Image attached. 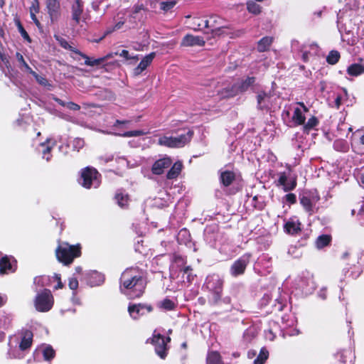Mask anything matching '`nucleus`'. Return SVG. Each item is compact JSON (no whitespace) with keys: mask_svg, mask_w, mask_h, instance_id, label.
<instances>
[{"mask_svg":"<svg viewBox=\"0 0 364 364\" xmlns=\"http://www.w3.org/2000/svg\"><path fill=\"white\" fill-rule=\"evenodd\" d=\"M55 101H56L58 104H60V105H62V106H65V107H66V104H67V103L64 102H63V101H62L61 100H60V99H56V100H55Z\"/></svg>","mask_w":364,"mask_h":364,"instance_id":"nucleus-63","label":"nucleus"},{"mask_svg":"<svg viewBox=\"0 0 364 364\" xmlns=\"http://www.w3.org/2000/svg\"><path fill=\"white\" fill-rule=\"evenodd\" d=\"M171 163V159L169 157H164L157 160L152 166L153 173L157 175L163 173L164 169L169 167Z\"/></svg>","mask_w":364,"mask_h":364,"instance_id":"nucleus-14","label":"nucleus"},{"mask_svg":"<svg viewBox=\"0 0 364 364\" xmlns=\"http://www.w3.org/2000/svg\"><path fill=\"white\" fill-rule=\"evenodd\" d=\"M250 262V255H245L237 259L230 267V273L232 276L237 277L245 272L246 267Z\"/></svg>","mask_w":364,"mask_h":364,"instance_id":"nucleus-10","label":"nucleus"},{"mask_svg":"<svg viewBox=\"0 0 364 364\" xmlns=\"http://www.w3.org/2000/svg\"><path fill=\"white\" fill-rule=\"evenodd\" d=\"M298 104L302 107L304 112H307L309 111V109L304 105L303 102H298Z\"/></svg>","mask_w":364,"mask_h":364,"instance_id":"nucleus-60","label":"nucleus"},{"mask_svg":"<svg viewBox=\"0 0 364 364\" xmlns=\"http://www.w3.org/2000/svg\"><path fill=\"white\" fill-rule=\"evenodd\" d=\"M170 341V338H165L160 334H154L151 338V343L155 346L156 353L162 359H164L167 355V343Z\"/></svg>","mask_w":364,"mask_h":364,"instance_id":"nucleus-7","label":"nucleus"},{"mask_svg":"<svg viewBox=\"0 0 364 364\" xmlns=\"http://www.w3.org/2000/svg\"><path fill=\"white\" fill-rule=\"evenodd\" d=\"M285 230L289 234H296L301 230L300 223L297 221H288L284 225Z\"/></svg>","mask_w":364,"mask_h":364,"instance_id":"nucleus-26","label":"nucleus"},{"mask_svg":"<svg viewBox=\"0 0 364 364\" xmlns=\"http://www.w3.org/2000/svg\"><path fill=\"white\" fill-rule=\"evenodd\" d=\"M318 200L319 197L318 196L311 197L309 196H304L301 198L300 203L305 210L311 215L314 212V207Z\"/></svg>","mask_w":364,"mask_h":364,"instance_id":"nucleus-13","label":"nucleus"},{"mask_svg":"<svg viewBox=\"0 0 364 364\" xmlns=\"http://www.w3.org/2000/svg\"><path fill=\"white\" fill-rule=\"evenodd\" d=\"M292 119L296 124L301 125L304 124L305 117L301 109L295 108L292 116Z\"/></svg>","mask_w":364,"mask_h":364,"instance_id":"nucleus-31","label":"nucleus"},{"mask_svg":"<svg viewBox=\"0 0 364 364\" xmlns=\"http://www.w3.org/2000/svg\"><path fill=\"white\" fill-rule=\"evenodd\" d=\"M176 5L175 1H166L160 3V9L164 11L171 10Z\"/></svg>","mask_w":364,"mask_h":364,"instance_id":"nucleus-39","label":"nucleus"},{"mask_svg":"<svg viewBox=\"0 0 364 364\" xmlns=\"http://www.w3.org/2000/svg\"><path fill=\"white\" fill-rule=\"evenodd\" d=\"M55 279H56V281L58 282V284L57 286L55 287V289H61L63 287V283L61 282L60 281V277H59V275L58 274H55Z\"/></svg>","mask_w":364,"mask_h":364,"instance_id":"nucleus-53","label":"nucleus"},{"mask_svg":"<svg viewBox=\"0 0 364 364\" xmlns=\"http://www.w3.org/2000/svg\"><path fill=\"white\" fill-rule=\"evenodd\" d=\"M69 287L75 290L78 287V281L75 278H70L69 280Z\"/></svg>","mask_w":364,"mask_h":364,"instance_id":"nucleus-48","label":"nucleus"},{"mask_svg":"<svg viewBox=\"0 0 364 364\" xmlns=\"http://www.w3.org/2000/svg\"><path fill=\"white\" fill-rule=\"evenodd\" d=\"M193 135V131L189 130L186 134L178 136H163L159 139L158 144L169 148H181L188 144Z\"/></svg>","mask_w":364,"mask_h":364,"instance_id":"nucleus-3","label":"nucleus"},{"mask_svg":"<svg viewBox=\"0 0 364 364\" xmlns=\"http://www.w3.org/2000/svg\"><path fill=\"white\" fill-rule=\"evenodd\" d=\"M55 356V351L50 346H47L43 350V357L45 360H49Z\"/></svg>","mask_w":364,"mask_h":364,"instance_id":"nucleus-40","label":"nucleus"},{"mask_svg":"<svg viewBox=\"0 0 364 364\" xmlns=\"http://www.w3.org/2000/svg\"><path fill=\"white\" fill-rule=\"evenodd\" d=\"M270 96L264 92H259L257 96V106L260 109H266L269 107Z\"/></svg>","mask_w":364,"mask_h":364,"instance_id":"nucleus-21","label":"nucleus"},{"mask_svg":"<svg viewBox=\"0 0 364 364\" xmlns=\"http://www.w3.org/2000/svg\"><path fill=\"white\" fill-rule=\"evenodd\" d=\"M182 164L180 161L176 162L171 169L167 173V178L168 179H173L178 177L182 169Z\"/></svg>","mask_w":364,"mask_h":364,"instance_id":"nucleus-25","label":"nucleus"},{"mask_svg":"<svg viewBox=\"0 0 364 364\" xmlns=\"http://www.w3.org/2000/svg\"><path fill=\"white\" fill-rule=\"evenodd\" d=\"M152 310L151 306L141 304L130 305L128 308L129 314L134 319H138Z\"/></svg>","mask_w":364,"mask_h":364,"instance_id":"nucleus-11","label":"nucleus"},{"mask_svg":"<svg viewBox=\"0 0 364 364\" xmlns=\"http://www.w3.org/2000/svg\"><path fill=\"white\" fill-rule=\"evenodd\" d=\"M119 55L121 57L125 58L127 60L132 59V60H138V57L137 56L131 57L129 55V51L127 50H122V52L119 53Z\"/></svg>","mask_w":364,"mask_h":364,"instance_id":"nucleus-47","label":"nucleus"},{"mask_svg":"<svg viewBox=\"0 0 364 364\" xmlns=\"http://www.w3.org/2000/svg\"><path fill=\"white\" fill-rule=\"evenodd\" d=\"M331 241V237L326 235L319 236L316 242L318 248H322L328 245Z\"/></svg>","mask_w":364,"mask_h":364,"instance_id":"nucleus-35","label":"nucleus"},{"mask_svg":"<svg viewBox=\"0 0 364 364\" xmlns=\"http://www.w3.org/2000/svg\"><path fill=\"white\" fill-rule=\"evenodd\" d=\"M144 9V6L142 4H136L133 8V11L134 14H137Z\"/></svg>","mask_w":364,"mask_h":364,"instance_id":"nucleus-52","label":"nucleus"},{"mask_svg":"<svg viewBox=\"0 0 364 364\" xmlns=\"http://www.w3.org/2000/svg\"><path fill=\"white\" fill-rule=\"evenodd\" d=\"M205 43L204 38L199 36L186 34L181 42L183 47L203 46Z\"/></svg>","mask_w":364,"mask_h":364,"instance_id":"nucleus-12","label":"nucleus"},{"mask_svg":"<svg viewBox=\"0 0 364 364\" xmlns=\"http://www.w3.org/2000/svg\"><path fill=\"white\" fill-rule=\"evenodd\" d=\"M46 7L52 21L57 20L59 16L60 3L57 0H47Z\"/></svg>","mask_w":364,"mask_h":364,"instance_id":"nucleus-16","label":"nucleus"},{"mask_svg":"<svg viewBox=\"0 0 364 364\" xmlns=\"http://www.w3.org/2000/svg\"><path fill=\"white\" fill-rule=\"evenodd\" d=\"M115 199L117 200V204L121 208H125L127 205L129 200L127 195L124 194L122 193H117L115 196Z\"/></svg>","mask_w":364,"mask_h":364,"instance_id":"nucleus-34","label":"nucleus"},{"mask_svg":"<svg viewBox=\"0 0 364 364\" xmlns=\"http://www.w3.org/2000/svg\"><path fill=\"white\" fill-rule=\"evenodd\" d=\"M247 9L250 13L255 15L261 13V6L252 0H250L247 2Z\"/></svg>","mask_w":364,"mask_h":364,"instance_id":"nucleus-33","label":"nucleus"},{"mask_svg":"<svg viewBox=\"0 0 364 364\" xmlns=\"http://www.w3.org/2000/svg\"><path fill=\"white\" fill-rule=\"evenodd\" d=\"M363 213H364V203H363V204L361 205L360 208L359 210V214H362Z\"/></svg>","mask_w":364,"mask_h":364,"instance_id":"nucleus-64","label":"nucleus"},{"mask_svg":"<svg viewBox=\"0 0 364 364\" xmlns=\"http://www.w3.org/2000/svg\"><path fill=\"white\" fill-rule=\"evenodd\" d=\"M336 107L338 108L341 105V97H337L336 99Z\"/></svg>","mask_w":364,"mask_h":364,"instance_id":"nucleus-62","label":"nucleus"},{"mask_svg":"<svg viewBox=\"0 0 364 364\" xmlns=\"http://www.w3.org/2000/svg\"><path fill=\"white\" fill-rule=\"evenodd\" d=\"M272 43V38L270 37H264L259 42L257 49L259 52H264L268 49Z\"/></svg>","mask_w":364,"mask_h":364,"instance_id":"nucleus-29","label":"nucleus"},{"mask_svg":"<svg viewBox=\"0 0 364 364\" xmlns=\"http://www.w3.org/2000/svg\"><path fill=\"white\" fill-rule=\"evenodd\" d=\"M80 245H70L68 242L59 244L55 250L58 260L65 265H70L76 257L81 255Z\"/></svg>","mask_w":364,"mask_h":364,"instance_id":"nucleus-2","label":"nucleus"},{"mask_svg":"<svg viewBox=\"0 0 364 364\" xmlns=\"http://www.w3.org/2000/svg\"><path fill=\"white\" fill-rule=\"evenodd\" d=\"M16 59L18 63V67L23 71H26L28 73L31 72L32 69L29 67V65L26 63L23 56L20 53H16Z\"/></svg>","mask_w":364,"mask_h":364,"instance_id":"nucleus-30","label":"nucleus"},{"mask_svg":"<svg viewBox=\"0 0 364 364\" xmlns=\"http://www.w3.org/2000/svg\"><path fill=\"white\" fill-rule=\"evenodd\" d=\"M318 123V120L315 117H312L309 119L307 123L304 125V128L306 129H310L314 127Z\"/></svg>","mask_w":364,"mask_h":364,"instance_id":"nucleus-46","label":"nucleus"},{"mask_svg":"<svg viewBox=\"0 0 364 364\" xmlns=\"http://www.w3.org/2000/svg\"><path fill=\"white\" fill-rule=\"evenodd\" d=\"M16 25L18 26V31L21 34L22 37L28 41H31L30 37L26 30L23 28V26L21 25V22L19 21H16Z\"/></svg>","mask_w":364,"mask_h":364,"instance_id":"nucleus-45","label":"nucleus"},{"mask_svg":"<svg viewBox=\"0 0 364 364\" xmlns=\"http://www.w3.org/2000/svg\"><path fill=\"white\" fill-rule=\"evenodd\" d=\"M82 11L83 9L82 3L80 0H76L72 6V18L77 24L80 23Z\"/></svg>","mask_w":364,"mask_h":364,"instance_id":"nucleus-17","label":"nucleus"},{"mask_svg":"<svg viewBox=\"0 0 364 364\" xmlns=\"http://www.w3.org/2000/svg\"><path fill=\"white\" fill-rule=\"evenodd\" d=\"M257 354V352L254 350H249L248 353H247V357L250 358V359H252Z\"/></svg>","mask_w":364,"mask_h":364,"instance_id":"nucleus-57","label":"nucleus"},{"mask_svg":"<svg viewBox=\"0 0 364 364\" xmlns=\"http://www.w3.org/2000/svg\"><path fill=\"white\" fill-rule=\"evenodd\" d=\"M55 38L56 39V41L59 43V44L64 48L65 49H68V50H70L76 53H78L79 54V51L75 50L73 48V47L69 45V43H68V41L62 38V37H60L58 36H55Z\"/></svg>","mask_w":364,"mask_h":364,"instance_id":"nucleus-37","label":"nucleus"},{"mask_svg":"<svg viewBox=\"0 0 364 364\" xmlns=\"http://www.w3.org/2000/svg\"><path fill=\"white\" fill-rule=\"evenodd\" d=\"M286 200L291 204L296 203V196L294 193H289L285 196Z\"/></svg>","mask_w":364,"mask_h":364,"instance_id":"nucleus-49","label":"nucleus"},{"mask_svg":"<svg viewBox=\"0 0 364 364\" xmlns=\"http://www.w3.org/2000/svg\"><path fill=\"white\" fill-rule=\"evenodd\" d=\"M238 94L236 85L227 87L222 90H218V95L220 99L232 97Z\"/></svg>","mask_w":364,"mask_h":364,"instance_id":"nucleus-18","label":"nucleus"},{"mask_svg":"<svg viewBox=\"0 0 364 364\" xmlns=\"http://www.w3.org/2000/svg\"><path fill=\"white\" fill-rule=\"evenodd\" d=\"M347 72L352 76H358L364 73V65L358 63L352 64L348 68Z\"/></svg>","mask_w":364,"mask_h":364,"instance_id":"nucleus-27","label":"nucleus"},{"mask_svg":"<svg viewBox=\"0 0 364 364\" xmlns=\"http://www.w3.org/2000/svg\"><path fill=\"white\" fill-rule=\"evenodd\" d=\"M224 19L216 15L210 16V26H211V34L213 36H220L225 33L229 27L224 24Z\"/></svg>","mask_w":364,"mask_h":364,"instance_id":"nucleus-8","label":"nucleus"},{"mask_svg":"<svg viewBox=\"0 0 364 364\" xmlns=\"http://www.w3.org/2000/svg\"><path fill=\"white\" fill-rule=\"evenodd\" d=\"M146 132L141 131V130H135V131H129L126 132L122 134H119L121 136L123 137H134V136H139L144 135Z\"/></svg>","mask_w":364,"mask_h":364,"instance_id":"nucleus-38","label":"nucleus"},{"mask_svg":"<svg viewBox=\"0 0 364 364\" xmlns=\"http://www.w3.org/2000/svg\"><path fill=\"white\" fill-rule=\"evenodd\" d=\"M275 336L274 335L272 330H268L266 332V338H268L270 341H273L274 339Z\"/></svg>","mask_w":364,"mask_h":364,"instance_id":"nucleus-54","label":"nucleus"},{"mask_svg":"<svg viewBox=\"0 0 364 364\" xmlns=\"http://www.w3.org/2000/svg\"><path fill=\"white\" fill-rule=\"evenodd\" d=\"M31 19L33 21V22L35 23V24L38 27V28H41V23L39 22V21L38 20V18H36V15L31 11Z\"/></svg>","mask_w":364,"mask_h":364,"instance_id":"nucleus-51","label":"nucleus"},{"mask_svg":"<svg viewBox=\"0 0 364 364\" xmlns=\"http://www.w3.org/2000/svg\"><path fill=\"white\" fill-rule=\"evenodd\" d=\"M202 23L203 24L205 28L211 29V26H210V18L208 19L203 21Z\"/></svg>","mask_w":364,"mask_h":364,"instance_id":"nucleus-58","label":"nucleus"},{"mask_svg":"<svg viewBox=\"0 0 364 364\" xmlns=\"http://www.w3.org/2000/svg\"><path fill=\"white\" fill-rule=\"evenodd\" d=\"M53 305V297L48 289H44L37 294L35 299V307L41 312L48 311Z\"/></svg>","mask_w":364,"mask_h":364,"instance_id":"nucleus-6","label":"nucleus"},{"mask_svg":"<svg viewBox=\"0 0 364 364\" xmlns=\"http://www.w3.org/2000/svg\"><path fill=\"white\" fill-rule=\"evenodd\" d=\"M66 107L68 109H72V110H79L80 108V107L78 105H77V104H75V103H74L73 102H68L66 104Z\"/></svg>","mask_w":364,"mask_h":364,"instance_id":"nucleus-50","label":"nucleus"},{"mask_svg":"<svg viewBox=\"0 0 364 364\" xmlns=\"http://www.w3.org/2000/svg\"><path fill=\"white\" fill-rule=\"evenodd\" d=\"M203 20H201L200 18L195 17L193 18L192 24H193V29L194 31H200L201 26L203 25Z\"/></svg>","mask_w":364,"mask_h":364,"instance_id":"nucleus-44","label":"nucleus"},{"mask_svg":"<svg viewBox=\"0 0 364 364\" xmlns=\"http://www.w3.org/2000/svg\"><path fill=\"white\" fill-rule=\"evenodd\" d=\"M124 24V21H120L117 22L113 27L107 28V30L105 31V36H107V35L112 33V32H114V31L122 28V27L123 26Z\"/></svg>","mask_w":364,"mask_h":364,"instance_id":"nucleus-41","label":"nucleus"},{"mask_svg":"<svg viewBox=\"0 0 364 364\" xmlns=\"http://www.w3.org/2000/svg\"><path fill=\"white\" fill-rule=\"evenodd\" d=\"M29 73H31L36 78V81L39 84L44 85V86L47 85L48 81L45 77H43V76L38 75L36 72H34L33 70H31V72H30Z\"/></svg>","mask_w":364,"mask_h":364,"instance_id":"nucleus-43","label":"nucleus"},{"mask_svg":"<svg viewBox=\"0 0 364 364\" xmlns=\"http://www.w3.org/2000/svg\"><path fill=\"white\" fill-rule=\"evenodd\" d=\"M50 147L47 146L46 149L45 150H43V157L46 158L47 161L49 160V157L46 156V155L50 153Z\"/></svg>","mask_w":364,"mask_h":364,"instance_id":"nucleus-56","label":"nucleus"},{"mask_svg":"<svg viewBox=\"0 0 364 364\" xmlns=\"http://www.w3.org/2000/svg\"><path fill=\"white\" fill-rule=\"evenodd\" d=\"M269 357V351L265 348H262L254 364H264Z\"/></svg>","mask_w":364,"mask_h":364,"instance_id":"nucleus-32","label":"nucleus"},{"mask_svg":"<svg viewBox=\"0 0 364 364\" xmlns=\"http://www.w3.org/2000/svg\"><path fill=\"white\" fill-rule=\"evenodd\" d=\"M340 58V54L336 50H332L327 56L326 60L329 64H336Z\"/></svg>","mask_w":364,"mask_h":364,"instance_id":"nucleus-36","label":"nucleus"},{"mask_svg":"<svg viewBox=\"0 0 364 364\" xmlns=\"http://www.w3.org/2000/svg\"><path fill=\"white\" fill-rule=\"evenodd\" d=\"M75 142L76 143L77 145H78L79 146H82L83 145V141L80 139H77Z\"/></svg>","mask_w":364,"mask_h":364,"instance_id":"nucleus-61","label":"nucleus"},{"mask_svg":"<svg viewBox=\"0 0 364 364\" xmlns=\"http://www.w3.org/2000/svg\"><path fill=\"white\" fill-rule=\"evenodd\" d=\"M81 185L86 188H97L100 183V174L95 168L87 167L81 172Z\"/></svg>","mask_w":364,"mask_h":364,"instance_id":"nucleus-4","label":"nucleus"},{"mask_svg":"<svg viewBox=\"0 0 364 364\" xmlns=\"http://www.w3.org/2000/svg\"><path fill=\"white\" fill-rule=\"evenodd\" d=\"M277 183L283 186L284 191L287 192L293 190L296 186V178L290 176V171L288 173L282 172L279 174Z\"/></svg>","mask_w":364,"mask_h":364,"instance_id":"nucleus-9","label":"nucleus"},{"mask_svg":"<svg viewBox=\"0 0 364 364\" xmlns=\"http://www.w3.org/2000/svg\"><path fill=\"white\" fill-rule=\"evenodd\" d=\"M14 269L9 260L6 257H3L0 261V273L8 274L9 272H12Z\"/></svg>","mask_w":364,"mask_h":364,"instance_id":"nucleus-28","label":"nucleus"},{"mask_svg":"<svg viewBox=\"0 0 364 364\" xmlns=\"http://www.w3.org/2000/svg\"><path fill=\"white\" fill-rule=\"evenodd\" d=\"M6 296L0 294V307L4 305V304L6 302Z\"/></svg>","mask_w":364,"mask_h":364,"instance_id":"nucleus-55","label":"nucleus"},{"mask_svg":"<svg viewBox=\"0 0 364 364\" xmlns=\"http://www.w3.org/2000/svg\"><path fill=\"white\" fill-rule=\"evenodd\" d=\"M155 56L156 53L152 52L144 57L138 66L134 68V74L135 75H139L151 63Z\"/></svg>","mask_w":364,"mask_h":364,"instance_id":"nucleus-15","label":"nucleus"},{"mask_svg":"<svg viewBox=\"0 0 364 364\" xmlns=\"http://www.w3.org/2000/svg\"><path fill=\"white\" fill-rule=\"evenodd\" d=\"M220 179L225 186H229L235 179V174L231 171H220Z\"/></svg>","mask_w":364,"mask_h":364,"instance_id":"nucleus-19","label":"nucleus"},{"mask_svg":"<svg viewBox=\"0 0 364 364\" xmlns=\"http://www.w3.org/2000/svg\"><path fill=\"white\" fill-rule=\"evenodd\" d=\"M120 289L131 299L139 297L145 289L141 274L136 268L127 269L121 276Z\"/></svg>","mask_w":364,"mask_h":364,"instance_id":"nucleus-1","label":"nucleus"},{"mask_svg":"<svg viewBox=\"0 0 364 364\" xmlns=\"http://www.w3.org/2000/svg\"><path fill=\"white\" fill-rule=\"evenodd\" d=\"M33 333L30 331H26L23 333L22 339L20 343V348L23 350L30 348L32 343Z\"/></svg>","mask_w":364,"mask_h":364,"instance_id":"nucleus-22","label":"nucleus"},{"mask_svg":"<svg viewBox=\"0 0 364 364\" xmlns=\"http://www.w3.org/2000/svg\"><path fill=\"white\" fill-rule=\"evenodd\" d=\"M302 59L304 62H306L308 61L309 60V54H308V52L306 51H304L302 54Z\"/></svg>","mask_w":364,"mask_h":364,"instance_id":"nucleus-59","label":"nucleus"},{"mask_svg":"<svg viewBox=\"0 0 364 364\" xmlns=\"http://www.w3.org/2000/svg\"><path fill=\"white\" fill-rule=\"evenodd\" d=\"M255 78L253 77H247L245 80H242L235 85L237 89L238 93L246 91L248 87L255 82Z\"/></svg>","mask_w":364,"mask_h":364,"instance_id":"nucleus-23","label":"nucleus"},{"mask_svg":"<svg viewBox=\"0 0 364 364\" xmlns=\"http://www.w3.org/2000/svg\"><path fill=\"white\" fill-rule=\"evenodd\" d=\"M174 303L168 299L163 300L160 304V307L166 310H172L174 308Z\"/></svg>","mask_w":364,"mask_h":364,"instance_id":"nucleus-42","label":"nucleus"},{"mask_svg":"<svg viewBox=\"0 0 364 364\" xmlns=\"http://www.w3.org/2000/svg\"><path fill=\"white\" fill-rule=\"evenodd\" d=\"M223 281L217 274L208 276L206 280L208 289L212 292V300L217 303L220 300Z\"/></svg>","mask_w":364,"mask_h":364,"instance_id":"nucleus-5","label":"nucleus"},{"mask_svg":"<svg viewBox=\"0 0 364 364\" xmlns=\"http://www.w3.org/2000/svg\"><path fill=\"white\" fill-rule=\"evenodd\" d=\"M79 54L85 59V64L89 66L99 65L112 56L111 54H109L103 58H100L97 59H91L85 54H83L82 53H79Z\"/></svg>","mask_w":364,"mask_h":364,"instance_id":"nucleus-20","label":"nucleus"},{"mask_svg":"<svg viewBox=\"0 0 364 364\" xmlns=\"http://www.w3.org/2000/svg\"><path fill=\"white\" fill-rule=\"evenodd\" d=\"M207 364H223L222 358L218 351H211L208 353Z\"/></svg>","mask_w":364,"mask_h":364,"instance_id":"nucleus-24","label":"nucleus"}]
</instances>
